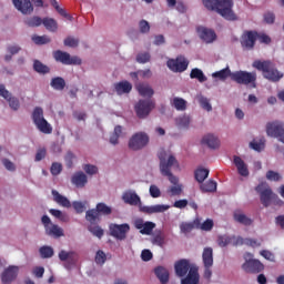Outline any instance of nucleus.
Returning a JSON list of instances; mask_svg holds the SVG:
<instances>
[{
    "mask_svg": "<svg viewBox=\"0 0 284 284\" xmlns=\"http://www.w3.org/2000/svg\"><path fill=\"white\" fill-rule=\"evenodd\" d=\"M155 227H156V224H154L153 222H145L144 227L140 231V233L146 234L148 236H150V234H152V231Z\"/></svg>",
    "mask_w": 284,
    "mask_h": 284,
    "instance_id": "864d4df0",
    "label": "nucleus"
},
{
    "mask_svg": "<svg viewBox=\"0 0 284 284\" xmlns=\"http://www.w3.org/2000/svg\"><path fill=\"white\" fill-rule=\"evenodd\" d=\"M151 243L159 247H163V245H165V235H163V232L158 231L151 239Z\"/></svg>",
    "mask_w": 284,
    "mask_h": 284,
    "instance_id": "a19ab883",
    "label": "nucleus"
},
{
    "mask_svg": "<svg viewBox=\"0 0 284 284\" xmlns=\"http://www.w3.org/2000/svg\"><path fill=\"white\" fill-rule=\"evenodd\" d=\"M24 23L29 28H39V26L43 24V19H41V17L33 16L24 20Z\"/></svg>",
    "mask_w": 284,
    "mask_h": 284,
    "instance_id": "37998d69",
    "label": "nucleus"
},
{
    "mask_svg": "<svg viewBox=\"0 0 284 284\" xmlns=\"http://www.w3.org/2000/svg\"><path fill=\"white\" fill-rule=\"evenodd\" d=\"M201 275H199V266H193L189 271L187 275L181 280V284H199Z\"/></svg>",
    "mask_w": 284,
    "mask_h": 284,
    "instance_id": "aec40b11",
    "label": "nucleus"
},
{
    "mask_svg": "<svg viewBox=\"0 0 284 284\" xmlns=\"http://www.w3.org/2000/svg\"><path fill=\"white\" fill-rule=\"evenodd\" d=\"M45 232L48 236H54L55 239L63 236V229H61L57 224H51L49 227L45 229Z\"/></svg>",
    "mask_w": 284,
    "mask_h": 284,
    "instance_id": "f704fd0d",
    "label": "nucleus"
},
{
    "mask_svg": "<svg viewBox=\"0 0 284 284\" xmlns=\"http://www.w3.org/2000/svg\"><path fill=\"white\" fill-rule=\"evenodd\" d=\"M112 214V207L108 204L100 202L97 204L95 209L87 211L85 219L91 225H94L97 221H100V216H110Z\"/></svg>",
    "mask_w": 284,
    "mask_h": 284,
    "instance_id": "39448f33",
    "label": "nucleus"
},
{
    "mask_svg": "<svg viewBox=\"0 0 284 284\" xmlns=\"http://www.w3.org/2000/svg\"><path fill=\"white\" fill-rule=\"evenodd\" d=\"M190 78L197 79L200 83H205V81H207V77H205V73H203V70L199 68L191 70Z\"/></svg>",
    "mask_w": 284,
    "mask_h": 284,
    "instance_id": "58836bf2",
    "label": "nucleus"
},
{
    "mask_svg": "<svg viewBox=\"0 0 284 284\" xmlns=\"http://www.w3.org/2000/svg\"><path fill=\"white\" fill-rule=\"evenodd\" d=\"M217 244L220 247H227V245H232V237L227 235H221L217 239Z\"/></svg>",
    "mask_w": 284,
    "mask_h": 284,
    "instance_id": "603ef678",
    "label": "nucleus"
},
{
    "mask_svg": "<svg viewBox=\"0 0 284 284\" xmlns=\"http://www.w3.org/2000/svg\"><path fill=\"white\" fill-rule=\"evenodd\" d=\"M176 125L179 128H189L190 126V116L183 115L176 119Z\"/></svg>",
    "mask_w": 284,
    "mask_h": 284,
    "instance_id": "5fc2aeb1",
    "label": "nucleus"
},
{
    "mask_svg": "<svg viewBox=\"0 0 284 284\" xmlns=\"http://www.w3.org/2000/svg\"><path fill=\"white\" fill-rule=\"evenodd\" d=\"M123 134V128L121 125H116L114 128L113 133L110 136V143L111 145H118L119 144V139Z\"/></svg>",
    "mask_w": 284,
    "mask_h": 284,
    "instance_id": "ea45409f",
    "label": "nucleus"
},
{
    "mask_svg": "<svg viewBox=\"0 0 284 284\" xmlns=\"http://www.w3.org/2000/svg\"><path fill=\"white\" fill-rule=\"evenodd\" d=\"M71 183L75 185V187H83L84 185H88V175L82 171L77 172L72 175Z\"/></svg>",
    "mask_w": 284,
    "mask_h": 284,
    "instance_id": "393cba45",
    "label": "nucleus"
},
{
    "mask_svg": "<svg viewBox=\"0 0 284 284\" xmlns=\"http://www.w3.org/2000/svg\"><path fill=\"white\" fill-rule=\"evenodd\" d=\"M89 232H91V234L98 239H102L104 234L103 229H101L99 225L90 226Z\"/></svg>",
    "mask_w": 284,
    "mask_h": 284,
    "instance_id": "6e6d98bb",
    "label": "nucleus"
},
{
    "mask_svg": "<svg viewBox=\"0 0 284 284\" xmlns=\"http://www.w3.org/2000/svg\"><path fill=\"white\" fill-rule=\"evenodd\" d=\"M0 97H2V99H6V101H8L11 110L17 111L21 106V104L19 103V99L16 97H12V93H10V91H8L6 89V85L3 84H0Z\"/></svg>",
    "mask_w": 284,
    "mask_h": 284,
    "instance_id": "dca6fc26",
    "label": "nucleus"
},
{
    "mask_svg": "<svg viewBox=\"0 0 284 284\" xmlns=\"http://www.w3.org/2000/svg\"><path fill=\"white\" fill-rule=\"evenodd\" d=\"M255 192L260 194V201L264 207H270L271 203H274V205H284L283 200L272 191V187L266 182L260 183L255 187Z\"/></svg>",
    "mask_w": 284,
    "mask_h": 284,
    "instance_id": "20e7f679",
    "label": "nucleus"
},
{
    "mask_svg": "<svg viewBox=\"0 0 284 284\" xmlns=\"http://www.w3.org/2000/svg\"><path fill=\"white\" fill-rule=\"evenodd\" d=\"M197 183H203L207 176H210V170L207 169H196L194 173Z\"/></svg>",
    "mask_w": 284,
    "mask_h": 284,
    "instance_id": "79ce46f5",
    "label": "nucleus"
},
{
    "mask_svg": "<svg viewBox=\"0 0 284 284\" xmlns=\"http://www.w3.org/2000/svg\"><path fill=\"white\" fill-rule=\"evenodd\" d=\"M17 276H19V267L10 265L2 272L1 281L3 284H10L12 281L17 280Z\"/></svg>",
    "mask_w": 284,
    "mask_h": 284,
    "instance_id": "f3484780",
    "label": "nucleus"
},
{
    "mask_svg": "<svg viewBox=\"0 0 284 284\" xmlns=\"http://www.w3.org/2000/svg\"><path fill=\"white\" fill-rule=\"evenodd\" d=\"M241 45L243 50H254V45H256V31H244L241 37Z\"/></svg>",
    "mask_w": 284,
    "mask_h": 284,
    "instance_id": "4468645a",
    "label": "nucleus"
},
{
    "mask_svg": "<svg viewBox=\"0 0 284 284\" xmlns=\"http://www.w3.org/2000/svg\"><path fill=\"white\" fill-rule=\"evenodd\" d=\"M39 252L41 258H52L54 256V248L51 246H41Z\"/></svg>",
    "mask_w": 284,
    "mask_h": 284,
    "instance_id": "a18cd8bd",
    "label": "nucleus"
},
{
    "mask_svg": "<svg viewBox=\"0 0 284 284\" xmlns=\"http://www.w3.org/2000/svg\"><path fill=\"white\" fill-rule=\"evenodd\" d=\"M232 81L239 85H250L251 88H256V72L247 71H234L232 73Z\"/></svg>",
    "mask_w": 284,
    "mask_h": 284,
    "instance_id": "423d86ee",
    "label": "nucleus"
},
{
    "mask_svg": "<svg viewBox=\"0 0 284 284\" xmlns=\"http://www.w3.org/2000/svg\"><path fill=\"white\" fill-rule=\"evenodd\" d=\"M250 148L255 150V152H261L265 149V143L263 141L256 142V140H253L250 142Z\"/></svg>",
    "mask_w": 284,
    "mask_h": 284,
    "instance_id": "bf43d9fd",
    "label": "nucleus"
},
{
    "mask_svg": "<svg viewBox=\"0 0 284 284\" xmlns=\"http://www.w3.org/2000/svg\"><path fill=\"white\" fill-rule=\"evenodd\" d=\"M166 65L172 72H185L190 65V61L185 57L180 55L176 59L169 60Z\"/></svg>",
    "mask_w": 284,
    "mask_h": 284,
    "instance_id": "ddd939ff",
    "label": "nucleus"
},
{
    "mask_svg": "<svg viewBox=\"0 0 284 284\" xmlns=\"http://www.w3.org/2000/svg\"><path fill=\"white\" fill-rule=\"evenodd\" d=\"M42 24L47 30H49V32H57V30L59 29V24L57 23V20L52 18L42 19Z\"/></svg>",
    "mask_w": 284,
    "mask_h": 284,
    "instance_id": "4c0bfd02",
    "label": "nucleus"
},
{
    "mask_svg": "<svg viewBox=\"0 0 284 284\" xmlns=\"http://www.w3.org/2000/svg\"><path fill=\"white\" fill-rule=\"evenodd\" d=\"M83 170H84V172H87V174H90L91 176L99 172V169L92 164H85L83 166Z\"/></svg>",
    "mask_w": 284,
    "mask_h": 284,
    "instance_id": "774afa93",
    "label": "nucleus"
},
{
    "mask_svg": "<svg viewBox=\"0 0 284 284\" xmlns=\"http://www.w3.org/2000/svg\"><path fill=\"white\" fill-rule=\"evenodd\" d=\"M33 70L38 72V74H50V67L43 64L39 60L33 61Z\"/></svg>",
    "mask_w": 284,
    "mask_h": 284,
    "instance_id": "e433bc0d",
    "label": "nucleus"
},
{
    "mask_svg": "<svg viewBox=\"0 0 284 284\" xmlns=\"http://www.w3.org/2000/svg\"><path fill=\"white\" fill-rule=\"evenodd\" d=\"M202 145H207L211 150H216L220 148L221 141L214 134H206L202 139Z\"/></svg>",
    "mask_w": 284,
    "mask_h": 284,
    "instance_id": "bb28decb",
    "label": "nucleus"
},
{
    "mask_svg": "<svg viewBox=\"0 0 284 284\" xmlns=\"http://www.w3.org/2000/svg\"><path fill=\"white\" fill-rule=\"evenodd\" d=\"M136 90L141 97H149L151 99L154 95V90L149 84L140 83L136 85Z\"/></svg>",
    "mask_w": 284,
    "mask_h": 284,
    "instance_id": "473e14b6",
    "label": "nucleus"
},
{
    "mask_svg": "<svg viewBox=\"0 0 284 284\" xmlns=\"http://www.w3.org/2000/svg\"><path fill=\"white\" fill-rule=\"evenodd\" d=\"M105 261H108V256L105 255V252L99 250L95 253V263H97V265H104Z\"/></svg>",
    "mask_w": 284,
    "mask_h": 284,
    "instance_id": "8fccbe9b",
    "label": "nucleus"
},
{
    "mask_svg": "<svg viewBox=\"0 0 284 284\" xmlns=\"http://www.w3.org/2000/svg\"><path fill=\"white\" fill-rule=\"evenodd\" d=\"M199 101L203 110H206V112H212V104H210V100L207 98L201 97Z\"/></svg>",
    "mask_w": 284,
    "mask_h": 284,
    "instance_id": "052dcab7",
    "label": "nucleus"
},
{
    "mask_svg": "<svg viewBox=\"0 0 284 284\" xmlns=\"http://www.w3.org/2000/svg\"><path fill=\"white\" fill-rule=\"evenodd\" d=\"M231 245L239 247V245H245V239L241 236H231Z\"/></svg>",
    "mask_w": 284,
    "mask_h": 284,
    "instance_id": "69168bd1",
    "label": "nucleus"
},
{
    "mask_svg": "<svg viewBox=\"0 0 284 284\" xmlns=\"http://www.w3.org/2000/svg\"><path fill=\"white\" fill-rule=\"evenodd\" d=\"M31 39L36 45H45V43H50V41H52L48 36H32Z\"/></svg>",
    "mask_w": 284,
    "mask_h": 284,
    "instance_id": "de8ad7c7",
    "label": "nucleus"
},
{
    "mask_svg": "<svg viewBox=\"0 0 284 284\" xmlns=\"http://www.w3.org/2000/svg\"><path fill=\"white\" fill-rule=\"evenodd\" d=\"M158 156L160 159V172L162 176H166L170 183H172V185H175L171 186V189L169 190L171 196H181V194H183V185L179 184V178L172 174V168H179V161H176V158H174V155H170L168 158V153L165 152V150L160 151L158 153Z\"/></svg>",
    "mask_w": 284,
    "mask_h": 284,
    "instance_id": "f257e3e1",
    "label": "nucleus"
},
{
    "mask_svg": "<svg viewBox=\"0 0 284 284\" xmlns=\"http://www.w3.org/2000/svg\"><path fill=\"white\" fill-rule=\"evenodd\" d=\"M168 210H170V205H165V204H156V205L145 207V212L148 214H159V213L168 212Z\"/></svg>",
    "mask_w": 284,
    "mask_h": 284,
    "instance_id": "2f4dec72",
    "label": "nucleus"
},
{
    "mask_svg": "<svg viewBox=\"0 0 284 284\" xmlns=\"http://www.w3.org/2000/svg\"><path fill=\"white\" fill-rule=\"evenodd\" d=\"M150 143V138L144 132H139L132 135V138L129 141V148L130 150H143L145 145Z\"/></svg>",
    "mask_w": 284,
    "mask_h": 284,
    "instance_id": "9b49d317",
    "label": "nucleus"
},
{
    "mask_svg": "<svg viewBox=\"0 0 284 284\" xmlns=\"http://www.w3.org/2000/svg\"><path fill=\"white\" fill-rule=\"evenodd\" d=\"M64 45L67 48H78L79 47V39L73 37H68L64 39Z\"/></svg>",
    "mask_w": 284,
    "mask_h": 284,
    "instance_id": "13d9d810",
    "label": "nucleus"
},
{
    "mask_svg": "<svg viewBox=\"0 0 284 284\" xmlns=\"http://www.w3.org/2000/svg\"><path fill=\"white\" fill-rule=\"evenodd\" d=\"M154 274L161 284L170 283V271H168V268L164 266H156L154 268Z\"/></svg>",
    "mask_w": 284,
    "mask_h": 284,
    "instance_id": "4be33fe9",
    "label": "nucleus"
},
{
    "mask_svg": "<svg viewBox=\"0 0 284 284\" xmlns=\"http://www.w3.org/2000/svg\"><path fill=\"white\" fill-rule=\"evenodd\" d=\"M122 201L128 205H139L141 197L133 191H126L122 195Z\"/></svg>",
    "mask_w": 284,
    "mask_h": 284,
    "instance_id": "a878e982",
    "label": "nucleus"
},
{
    "mask_svg": "<svg viewBox=\"0 0 284 284\" xmlns=\"http://www.w3.org/2000/svg\"><path fill=\"white\" fill-rule=\"evenodd\" d=\"M254 255L246 253L244 255L245 263L242 265V268L247 274H260V272H263L265 270V265L261 263L258 260L253 258Z\"/></svg>",
    "mask_w": 284,
    "mask_h": 284,
    "instance_id": "6e6552de",
    "label": "nucleus"
},
{
    "mask_svg": "<svg viewBox=\"0 0 284 284\" xmlns=\"http://www.w3.org/2000/svg\"><path fill=\"white\" fill-rule=\"evenodd\" d=\"M233 163L237 169V172L241 176H250V170H247V164H245V161L241 159L239 155H234Z\"/></svg>",
    "mask_w": 284,
    "mask_h": 284,
    "instance_id": "412c9836",
    "label": "nucleus"
},
{
    "mask_svg": "<svg viewBox=\"0 0 284 284\" xmlns=\"http://www.w3.org/2000/svg\"><path fill=\"white\" fill-rule=\"evenodd\" d=\"M232 74H234V72H232L230 67H226L220 71L213 72L212 77H213V79H219L220 81H226L230 77V79L232 81Z\"/></svg>",
    "mask_w": 284,
    "mask_h": 284,
    "instance_id": "cd10ccee",
    "label": "nucleus"
},
{
    "mask_svg": "<svg viewBox=\"0 0 284 284\" xmlns=\"http://www.w3.org/2000/svg\"><path fill=\"white\" fill-rule=\"evenodd\" d=\"M171 105L179 112H184V110H187V101H185L183 98H173Z\"/></svg>",
    "mask_w": 284,
    "mask_h": 284,
    "instance_id": "72a5a7b5",
    "label": "nucleus"
},
{
    "mask_svg": "<svg viewBox=\"0 0 284 284\" xmlns=\"http://www.w3.org/2000/svg\"><path fill=\"white\" fill-rule=\"evenodd\" d=\"M194 225L196 230H202L203 232H212V229L214 227V221L207 219L201 224V220H194Z\"/></svg>",
    "mask_w": 284,
    "mask_h": 284,
    "instance_id": "7c9ffc66",
    "label": "nucleus"
},
{
    "mask_svg": "<svg viewBox=\"0 0 284 284\" xmlns=\"http://www.w3.org/2000/svg\"><path fill=\"white\" fill-rule=\"evenodd\" d=\"M152 59L150 52H142L136 55L138 63H148Z\"/></svg>",
    "mask_w": 284,
    "mask_h": 284,
    "instance_id": "680f3d73",
    "label": "nucleus"
},
{
    "mask_svg": "<svg viewBox=\"0 0 284 284\" xmlns=\"http://www.w3.org/2000/svg\"><path fill=\"white\" fill-rule=\"evenodd\" d=\"M253 68H255V70H258L260 72H263L264 79H267V81H272L273 83H278V81H281L283 77V73L278 71L274 62L270 60H255L253 62Z\"/></svg>",
    "mask_w": 284,
    "mask_h": 284,
    "instance_id": "7ed1b4c3",
    "label": "nucleus"
},
{
    "mask_svg": "<svg viewBox=\"0 0 284 284\" xmlns=\"http://www.w3.org/2000/svg\"><path fill=\"white\" fill-rule=\"evenodd\" d=\"M206 10L216 12L226 21H239V17L234 12V0H202Z\"/></svg>",
    "mask_w": 284,
    "mask_h": 284,
    "instance_id": "f03ea898",
    "label": "nucleus"
},
{
    "mask_svg": "<svg viewBox=\"0 0 284 284\" xmlns=\"http://www.w3.org/2000/svg\"><path fill=\"white\" fill-rule=\"evenodd\" d=\"M50 172L52 176H59V173L63 172V165H61L59 162H54L51 165Z\"/></svg>",
    "mask_w": 284,
    "mask_h": 284,
    "instance_id": "4d7b16f0",
    "label": "nucleus"
},
{
    "mask_svg": "<svg viewBox=\"0 0 284 284\" xmlns=\"http://www.w3.org/2000/svg\"><path fill=\"white\" fill-rule=\"evenodd\" d=\"M256 41H260L261 43H265V45H270L272 43V38L263 32L256 31Z\"/></svg>",
    "mask_w": 284,
    "mask_h": 284,
    "instance_id": "09e8293b",
    "label": "nucleus"
},
{
    "mask_svg": "<svg viewBox=\"0 0 284 284\" xmlns=\"http://www.w3.org/2000/svg\"><path fill=\"white\" fill-rule=\"evenodd\" d=\"M192 267H196V265L191 264L190 260H185V258L179 260L174 264L175 274L180 278L187 276V273L190 274V270H192Z\"/></svg>",
    "mask_w": 284,
    "mask_h": 284,
    "instance_id": "2eb2a0df",
    "label": "nucleus"
},
{
    "mask_svg": "<svg viewBox=\"0 0 284 284\" xmlns=\"http://www.w3.org/2000/svg\"><path fill=\"white\" fill-rule=\"evenodd\" d=\"M59 258L62 262L68 261L71 265H77V261H79V254H77V252L73 251H60Z\"/></svg>",
    "mask_w": 284,
    "mask_h": 284,
    "instance_id": "5701e85b",
    "label": "nucleus"
},
{
    "mask_svg": "<svg viewBox=\"0 0 284 284\" xmlns=\"http://www.w3.org/2000/svg\"><path fill=\"white\" fill-rule=\"evenodd\" d=\"M196 32L200 39H202V41H204L205 43H213V41H216V32H214V30L212 29H207L205 27H197Z\"/></svg>",
    "mask_w": 284,
    "mask_h": 284,
    "instance_id": "a211bd4d",
    "label": "nucleus"
},
{
    "mask_svg": "<svg viewBox=\"0 0 284 284\" xmlns=\"http://www.w3.org/2000/svg\"><path fill=\"white\" fill-rule=\"evenodd\" d=\"M52 196L53 201L58 203V205H61L62 207H72V203H70V200L61 195L57 190L52 191Z\"/></svg>",
    "mask_w": 284,
    "mask_h": 284,
    "instance_id": "c85d7f7f",
    "label": "nucleus"
},
{
    "mask_svg": "<svg viewBox=\"0 0 284 284\" xmlns=\"http://www.w3.org/2000/svg\"><path fill=\"white\" fill-rule=\"evenodd\" d=\"M51 88H53V90H64L65 89V80L61 77L53 78L51 80Z\"/></svg>",
    "mask_w": 284,
    "mask_h": 284,
    "instance_id": "c03bdc74",
    "label": "nucleus"
},
{
    "mask_svg": "<svg viewBox=\"0 0 284 284\" xmlns=\"http://www.w3.org/2000/svg\"><path fill=\"white\" fill-rule=\"evenodd\" d=\"M200 190L202 192H216V181L210 180L206 183H202Z\"/></svg>",
    "mask_w": 284,
    "mask_h": 284,
    "instance_id": "49530a36",
    "label": "nucleus"
},
{
    "mask_svg": "<svg viewBox=\"0 0 284 284\" xmlns=\"http://www.w3.org/2000/svg\"><path fill=\"white\" fill-rule=\"evenodd\" d=\"M267 181H281V174L276 171H268L266 172Z\"/></svg>",
    "mask_w": 284,
    "mask_h": 284,
    "instance_id": "338daca9",
    "label": "nucleus"
},
{
    "mask_svg": "<svg viewBox=\"0 0 284 284\" xmlns=\"http://www.w3.org/2000/svg\"><path fill=\"white\" fill-rule=\"evenodd\" d=\"M128 232H130V224H111L110 234L118 241H125L128 239Z\"/></svg>",
    "mask_w": 284,
    "mask_h": 284,
    "instance_id": "f8f14e48",
    "label": "nucleus"
},
{
    "mask_svg": "<svg viewBox=\"0 0 284 284\" xmlns=\"http://www.w3.org/2000/svg\"><path fill=\"white\" fill-rule=\"evenodd\" d=\"M139 28L142 34H148V32H150V22H148L146 20H141L139 23Z\"/></svg>",
    "mask_w": 284,
    "mask_h": 284,
    "instance_id": "0e129e2a",
    "label": "nucleus"
},
{
    "mask_svg": "<svg viewBox=\"0 0 284 284\" xmlns=\"http://www.w3.org/2000/svg\"><path fill=\"white\" fill-rule=\"evenodd\" d=\"M53 59L58 63H62V65H81L82 63L81 58L77 55L71 57L70 53L61 50L53 52Z\"/></svg>",
    "mask_w": 284,
    "mask_h": 284,
    "instance_id": "1a4fd4ad",
    "label": "nucleus"
},
{
    "mask_svg": "<svg viewBox=\"0 0 284 284\" xmlns=\"http://www.w3.org/2000/svg\"><path fill=\"white\" fill-rule=\"evenodd\" d=\"M32 121L39 132L42 134H52V125H50L45 118H43V109L41 106H37L32 112Z\"/></svg>",
    "mask_w": 284,
    "mask_h": 284,
    "instance_id": "0eeeda50",
    "label": "nucleus"
},
{
    "mask_svg": "<svg viewBox=\"0 0 284 284\" xmlns=\"http://www.w3.org/2000/svg\"><path fill=\"white\" fill-rule=\"evenodd\" d=\"M233 217H234V221H236L237 223H241L242 225L250 226L252 225V223H254L252 219L247 217V215L243 213L234 212Z\"/></svg>",
    "mask_w": 284,
    "mask_h": 284,
    "instance_id": "c9c22d12",
    "label": "nucleus"
},
{
    "mask_svg": "<svg viewBox=\"0 0 284 284\" xmlns=\"http://www.w3.org/2000/svg\"><path fill=\"white\" fill-rule=\"evenodd\" d=\"M118 94H130L132 92V84L128 81H122L114 84Z\"/></svg>",
    "mask_w": 284,
    "mask_h": 284,
    "instance_id": "c756f323",
    "label": "nucleus"
},
{
    "mask_svg": "<svg viewBox=\"0 0 284 284\" xmlns=\"http://www.w3.org/2000/svg\"><path fill=\"white\" fill-rule=\"evenodd\" d=\"M14 8L22 14H32L34 7L30 0H12Z\"/></svg>",
    "mask_w": 284,
    "mask_h": 284,
    "instance_id": "6ab92c4d",
    "label": "nucleus"
},
{
    "mask_svg": "<svg viewBox=\"0 0 284 284\" xmlns=\"http://www.w3.org/2000/svg\"><path fill=\"white\" fill-rule=\"evenodd\" d=\"M72 207L73 210H75L77 214H83V212H85V204H83L82 202L74 201L72 203Z\"/></svg>",
    "mask_w": 284,
    "mask_h": 284,
    "instance_id": "e2e57ef3",
    "label": "nucleus"
},
{
    "mask_svg": "<svg viewBox=\"0 0 284 284\" xmlns=\"http://www.w3.org/2000/svg\"><path fill=\"white\" fill-rule=\"evenodd\" d=\"M202 261L204 267H212L214 265V250L205 247L202 253Z\"/></svg>",
    "mask_w": 284,
    "mask_h": 284,
    "instance_id": "b1692460",
    "label": "nucleus"
},
{
    "mask_svg": "<svg viewBox=\"0 0 284 284\" xmlns=\"http://www.w3.org/2000/svg\"><path fill=\"white\" fill-rule=\"evenodd\" d=\"M134 108L138 119H146L155 108V104L152 100H140Z\"/></svg>",
    "mask_w": 284,
    "mask_h": 284,
    "instance_id": "9d476101",
    "label": "nucleus"
},
{
    "mask_svg": "<svg viewBox=\"0 0 284 284\" xmlns=\"http://www.w3.org/2000/svg\"><path fill=\"white\" fill-rule=\"evenodd\" d=\"M194 227H196V224H194V222L193 223L183 222L182 224H180V230L183 234H190V232H192Z\"/></svg>",
    "mask_w": 284,
    "mask_h": 284,
    "instance_id": "3c124183",
    "label": "nucleus"
}]
</instances>
